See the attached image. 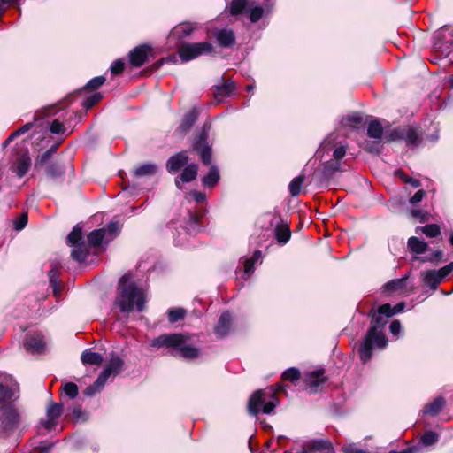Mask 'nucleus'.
<instances>
[{
    "label": "nucleus",
    "mask_w": 453,
    "mask_h": 453,
    "mask_svg": "<svg viewBox=\"0 0 453 453\" xmlns=\"http://www.w3.org/2000/svg\"><path fill=\"white\" fill-rule=\"evenodd\" d=\"M371 326L358 349L363 364L371 359L374 348L384 349L388 344V340L382 331L387 324L388 312H381L380 306L377 311H371Z\"/></svg>",
    "instance_id": "f257e3e1"
},
{
    "label": "nucleus",
    "mask_w": 453,
    "mask_h": 453,
    "mask_svg": "<svg viewBox=\"0 0 453 453\" xmlns=\"http://www.w3.org/2000/svg\"><path fill=\"white\" fill-rule=\"evenodd\" d=\"M105 238V229H95L85 242L82 227L77 224L66 237V244L72 248L71 257L79 263L84 262L89 254L90 247H99Z\"/></svg>",
    "instance_id": "f03ea898"
},
{
    "label": "nucleus",
    "mask_w": 453,
    "mask_h": 453,
    "mask_svg": "<svg viewBox=\"0 0 453 453\" xmlns=\"http://www.w3.org/2000/svg\"><path fill=\"white\" fill-rule=\"evenodd\" d=\"M114 305L122 313H129L134 309L142 311L145 305L144 293L127 275H124L118 283Z\"/></svg>",
    "instance_id": "7ed1b4c3"
},
{
    "label": "nucleus",
    "mask_w": 453,
    "mask_h": 453,
    "mask_svg": "<svg viewBox=\"0 0 453 453\" xmlns=\"http://www.w3.org/2000/svg\"><path fill=\"white\" fill-rule=\"evenodd\" d=\"M150 345L156 348H167L173 350L170 351L171 355L176 356L178 354L187 360L197 358L200 354V349L196 348L192 341L191 336L188 334H164L158 337L154 338Z\"/></svg>",
    "instance_id": "20e7f679"
},
{
    "label": "nucleus",
    "mask_w": 453,
    "mask_h": 453,
    "mask_svg": "<svg viewBox=\"0 0 453 453\" xmlns=\"http://www.w3.org/2000/svg\"><path fill=\"white\" fill-rule=\"evenodd\" d=\"M278 404L275 392L272 388L259 389L252 394L248 402V411L252 416L258 413L270 414Z\"/></svg>",
    "instance_id": "39448f33"
},
{
    "label": "nucleus",
    "mask_w": 453,
    "mask_h": 453,
    "mask_svg": "<svg viewBox=\"0 0 453 453\" xmlns=\"http://www.w3.org/2000/svg\"><path fill=\"white\" fill-rule=\"evenodd\" d=\"M210 129V124H203L192 142V150L199 154L201 161L205 165L211 163V147L208 142Z\"/></svg>",
    "instance_id": "423d86ee"
},
{
    "label": "nucleus",
    "mask_w": 453,
    "mask_h": 453,
    "mask_svg": "<svg viewBox=\"0 0 453 453\" xmlns=\"http://www.w3.org/2000/svg\"><path fill=\"white\" fill-rule=\"evenodd\" d=\"M212 50V44L207 42L184 43L179 48L178 54L182 62H188L199 56L210 54Z\"/></svg>",
    "instance_id": "0eeeda50"
},
{
    "label": "nucleus",
    "mask_w": 453,
    "mask_h": 453,
    "mask_svg": "<svg viewBox=\"0 0 453 453\" xmlns=\"http://www.w3.org/2000/svg\"><path fill=\"white\" fill-rule=\"evenodd\" d=\"M19 391V384L12 377L0 372V403H4L16 397Z\"/></svg>",
    "instance_id": "6e6552de"
},
{
    "label": "nucleus",
    "mask_w": 453,
    "mask_h": 453,
    "mask_svg": "<svg viewBox=\"0 0 453 453\" xmlns=\"http://www.w3.org/2000/svg\"><path fill=\"white\" fill-rule=\"evenodd\" d=\"M270 225L275 226L274 234L277 242L281 245L286 244L290 239L291 231L288 225L283 222L279 213L273 212L272 214Z\"/></svg>",
    "instance_id": "1a4fd4ad"
},
{
    "label": "nucleus",
    "mask_w": 453,
    "mask_h": 453,
    "mask_svg": "<svg viewBox=\"0 0 453 453\" xmlns=\"http://www.w3.org/2000/svg\"><path fill=\"white\" fill-rule=\"evenodd\" d=\"M24 348L27 351L33 354L44 353L46 349V342L44 336L41 333H34L27 334L24 341Z\"/></svg>",
    "instance_id": "9d476101"
},
{
    "label": "nucleus",
    "mask_w": 453,
    "mask_h": 453,
    "mask_svg": "<svg viewBox=\"0 0 453 453\" xmlns=\"http://www.w3.org/2000/svg\"><path fill=\"white\" fill-rule=\"evenodd\" d=\"M124 366V360L115 352H111L110 359L105 368L99 374V380H107L111 375L119 374Z\"/></svg>",
    "instance_id": "9b49d317"
},
{
    "label": "nucleus",
    "mask_w": 453,
    "mask_h": 453,
    "mask_svg": "<svg viewBox=\"0 0 453 453\" xmlns=\"http://www.w3.org/2000/svg\"><path fill=\"white\" fill-rule=\"evenodd\" d=\"M62 411V403L50 402L46 409L47 419L41 420L42 426L49 431L54 429L58 424L57 419L60 417Z\"/></svg>",
    "instance_id": "f8f14e48"
},
{
    "label": "nucleus",
    "mask_w": 453,
    "mask_h": 453,
    "mask_svg": "<svg viewBox=\"0 0 453 453\" xmlns=\"http://www.w3.org/2000/svg\"><path fill=\"white\" fill-rule=\"evenodd\" d=\"M31 165V158L27 149L18 156L11 165V170L17 177L22 178L28 171Z\"/></svg>",
    "instance_id": "ddd939ff"
},
{
    "label": "nucleus",
    "mask_w": 453,
    "mask_h": 453,
    "mask_svg": "<svg viewBox=\"0 0 453 453\" xmlns=\"http://www.w3.org/2000/svg\"><path fill=\"white\" fill-rule=\"evenodd\" d=\"M151 48L146 44L140 45L132 50L129 53V61L132 66L141 67L148 61Z\"/></svg>",
    "instance_id": "4468645a"
},
{
    "label": "nucleus",
    "mask_w": 453,
    "mask_h": 453,
    "mask_svg": "<svg viewBox=\"0 0 453 453\" xmlns=\"http://www.w3.org/2000/svg\"><path fill=\"white\" fill-rule=\"evenodd\" d=\"M188 155L187 151L181 150L172 155L166 161L165 167L168 173H173L188 165Z\"/></svg>",
    "instance_id": "2eb2a0df"
},
{
    "label": "nucleus",
    "mask_w": 453,
    "mask_h": 453,
    "mask_svg": "<svg viewBox=\"0 0 453 453\" xmlns=\"http://www.w3.org/2000/svg\"><path fill=\"white\" fill-rule=\"evenodd\" d=\"M19 423V414L17 410L13 408H8L3 413L1 418V426L3 429L6 432H12L17 428Z\"/></svg>",
    "instance_id": "dca6fc26"
},
{
    "label": "nucleus",
    "mask_w": 453,
    "mask_h": 453,
    "mask_svg": "<svg viewBox=\"0 0 453 453\" xmlns=\"http://www.w3.org/2000/svg\"><path fill=\"white\" fill-rule=\"evenodd\" d=\"M236 90L235 83L231 81H221V83L214 87V96L218 102L222 101L225 97L234 94Z\"/></svg>",
    "instance_id": "f3484780"
},
{
    "label": "nucleus",
    "mask_w": 453,
    "mask_h": 453,
    "mask_svg": "<svg viewBox=\"0 0 453 453\" xmlns=\"http://www.w3.org/2000/svg\"><path fill=\"white\" fill-rule=\"evenodd\" d=\"M196 29V26L192 23L185 22L175 26L170 32L169 36L175 38L178 41L183 40L188 37L194 30Z\"/></svg>",
    "instance_id": "a211bd4d"
},
{
    "label": "nucleus",
    "mask_w": 453,
    "mask_h": 453,
    "mask_svg": "<svg viewBox=\"0 0 453 453\" xmlns=\"http://www.w3.org/2000/svg\"><path fill=\"white\" fill-rule=\"evenodd\" d=\"M198 117V112L196 109H192L188 113H186L182 119L180 125L176 129V132L180 135H185L193 125L196 123Z\"/></svg>",
    "instance_id": "6ab92c4d"
},
{
    "label": "nucleus",
    "mask_w": 453,
    "mask_h": 453,
    "mask_svg": "<svg viewBox=\"0 0 453 453\" xmlns=\"http://www.w3.org/2000/svg\"><path fill=\"white\" fill-rule=\"evenodd\" d=\"M214 36L219 46L224 48L231 47L235 42V35L231 29H219L215 32Z\"/></svg>",
    "instance_id": "aec40b11"
},
{
    "label": "nucleus",
    "mask_w": 453,
    "mask_h": 453,
    "mask_svg": "<svg viewBox=\"0 0 453 453\" xmlns=\"http://www.w3.org/2000/svg\"><path fill=\"white\" fill-rule=\"evenodd\" d=\"M306 446L312 449V453H333L334 447L330 441L324 439H315L306 442Z\"/></svg>",
    "instance_id": "412c9836"
},
{
    "label": "nucleus",
    "mask_w": 453,
    "mask_h": 453,
    "mask_svg": "<svg viewBox=\"0 0 453 453\" xmlns=\"http://www.w3.org/2000/svg\"><path fill=\"white\" fill-rule=\"evenodd\" d=\"M231 322H232V317H231V314L229 313V311L223 312L220 315V317L218 320V323L215 326V329H214L215 333L219 337L226 336L230 328Z\"/></svg>",
    "instance_id": "4be33fe9"
},
{
    "label": "nucleus",
    "mask_w": 453,
    "mask_h": 453,
    "mask_svg": "<svg viewBox=\"0 0 453 453\" xmlns=\"http://www.w3.org/2000/svg\"><path fill=\"white\" fill-rule=\"evenodd\" d=\"M402 141H404L407 146L417 147L421 143L422 139L418 135L416 129L410 127H403Z\"/></svg>",
    "instance_id": "5701e85b"
},
{
    "label": "nucleus",
    "mask_w": 453,
    "mask_h": 453,
    "mask_svg": "<svg viewBox=\"0 0 453 453\" xmlns=\"http://www.w3.org/2000/svg\"><path fill=\"white\" fill-rule=\"evenodd\" d=\"M445 399L442 396L436 397L434 401L427 403L424 409L423 413L431 416L438 415L445 406Z\"/></svg>",
    "instance_id": "b1692460"
},
{
    "label": "nucleus",
    "mask_w": 453,
    "mask_h": 453,
    "mask_svg": "<svg viewBox=\"0 0 453 453\" xmlns=\"http://www.w3.org/2000/svg\"><path fill=\"white\" fill-rule=\"evenodd\" d=\"M340 169V163L334 160L327 161L324 164L322 171H321V176L320 180L326 181L331 179L334 174L338 172Z\"/></svg>",
    "instance_id": "393cba45"
},
{
    "label": "nucleus",
    "mask_w": 453,
    "mask_h": 453,
    "mask_svg": "<svg viewBox=\"0 0 453 453\" xmlns=\"http://www.w3.org/2000/svg\"><path fill=\"white\" fill-rule=\"evenodd\" d=\"M422 281L424 285L429 287L432 290H436L438 285L441 282L435 270H427L422 273Z\"/></svg>",
    "instance_id": "a878e982"
},
{
    "label": "nucleus",
    "mask_w": 453,
    "mask_h": 453,
    "mask_svg": "<svg viewBox=\"0 0 453 453\" xmlns=\"http://www.w3.org/2000/svg\"><path fill=\"white\" fill-rule=\"evenodd\" d=\"M81 360L84 365H99L102 364L104 357L101 354L93 352L90 349H87L82 352Z\"/></svg>",
    "instance_id": "bb28decb"
},
{
    "label": "nucleus",
    "mask_w": 453,
    "mask_h": 453,
    "mask_svg": "<svg viewBox=\"0 0 453 453\" xmlns=\"http://www.w3.org/2000/svg\"><path fill=\"white\" fill-rule=\"evenodd\" d=\"M198 166L196 164L192 163L187 165L180 174V179L183 183L193 181L197 177Z\"/></svg>",
    "instance_id": "cd10ccee"
},
{
    "label": "nucleus",
    "mask_w": 453,
    "mask_h": 453,
    "mask_svg": "<svg viewBox=\"0 0 453 453\" xmlns=\"http://www.w3.org/2000/svg\"><path fill=\"white\" fill-rule=\"evenodd\" d=\"M326 380L324 370L322 369L311 372L306 375V382L312 388H318L319 385L323 384Z\"/></svg>",
    "instance_id": "c85d7f7f"
},
{
    "label": "nucleus",
    "mask_w": 453,
    "mask_h": 453,
    "mask_svg": "<svg viewBox=\"0 0 453 453\" xmlns=\"http://www.w3.org/2000/svg\"><path fill=\"white\" fill-rule=\"evenodd\" d=\"M342 124L349 126L352 128H358L365 124V120L364 119V117L360 113L354 112L346 117H343L342 119Z\"/></svg>",
    "instance_id": "c756f323"
},
{
    "label": "nucleus",
    "mask_w": 453,
    "mask_h": 453,
    "mask_svg": "<svg viewBox=\"0 0 453 453\" xmlns=\"http://www.w3.org/2000/svg\"><path fill=\"white\" fill-rule=\"evenodd\" d=\"M219 172L216 165H211L208 173L202 179V182L205 187L212 188L219 180Z\"/></svg>",
    "instance_id": "7c9ffc66"
},
{
    "label": "nucleus",
    "mask_w": 453,
    "mask_h": 453,
    "mask_svg": "<svg viewBox=\"0 0 453 453\" xmlns=\"http://www.w3.org/2000/svg\"><path fill=\"white\" fill-rule=\"evenodd\" d=\"M157 165L154 163H145L141 165L134 171V175L137 177L152 176L157 172Z\"/></svg>",
    "instance_id": "2f4dec72"
},
{
    "label": "nucleus",
    "mask_w": 453,
    "mask_h": 453,
    "mask_svg": "<svg viewBox=\"0 0 453 453\" xmlns=\"http://www.w3.org/2000/svg\"><path fill=\"white\" fill-rule=\"evenodd\" d=\"M407 278H408V276L406 275L401 279H395V280H392L387 282L383 286L384 292L393 293L395 291L403 290L406 285Z\"/></svg>",
    "instance_id": "473e14b6"
},
{
    "label": "nucleus",
    "mask_w": 453,
    "mask_h": 453,
    "mask_svg": "<svg viewBox=\"0 0 453 453\" xmlns=\"http://www.w3.org/2000/svg\"><path fill=\"white\" fill-rule=\"evenodd\" d=\"M383 134V127L378 119L372 120L367 127V135L370 138L380 141Z\"/></svg>",
    "instance_id": "72a5a7b5"
},
{
    "label": "nucleus",
    "mask_w": 453,
    "mask_h": 453,
    "mask_svg": "<svg viewBox=\"0 0 453 453\" xmlns=\"http://www.w3.org/2000/svg\"><path fill=\"white\" fill-rule=\"evenodd\" d=\"M408 247L412 252L422 254L427 250L428 243L419 240L418 237L412 236L408 240Z\"/></svg>",
    "instance_id": "f704fd0d"
},
{
    "label": "nucleus",
    "mask_w": 453,
    "mask_h": 453,
    "mask_svg": "<svg viewBox=\"0 0 453 453\" xmlns=\"http://www.w3.org/2000/svg\"><path fill=\"white\" fill-rule=\"evenodd\" d=\"M304 175L300 174L290 181L288 185V190L292 196H296L301 193L302 186L304 182Z\"/></svg>",
    "instance_id": "c9c22d12"
},
{
    "label": "nucleus",
    "mask_w": 453,
    "mask_h": 453,
    "mask_svg": "<svg viewBox=\"0 0 453 453\" xmlns=\"http://www.w3.org/2000/svg\"><path fill=\"white\" fill-rule=\"evenodd\" d=\"M421 231L426 236L434 238L441 234V228L437 224H428L417 228V232Z\"/></svg>",
    "instance_id": "e433bc0d"
},
{
    "label": "nucleus",
    "mask_w": 453,
    "mask_h": 453,
    "mask_svg": "<svg viewBox=\"0 0 453 453\" xmlns=\"http://www.w3.org/2000/svg\"><path fill=\"white\" fill-rule=\"evenodd\" d=\"M439 441V434L432 430L426 431L420 437V442L423 446L434 445Z\"/></svg>",
    "instance_id": "4c0bfd02"
},
{
    "label": "nucleus",
    "mask_w": 453,
    "mask_h": 453,
    "mask_svg": "<svg viewBox=\"0 0 453 453\" xmlns=\"http://www.w3.org/2000/svg\"><path fill=\"white\" fill-rule=\"evenodd\" d=\"M45 171L47 175L50 178L61 177L65 172L63 166L58 162L50 163L48 165Z\"/></svg>",
    "instance_id": "58836bf2"
},
{
    "label": "nucleus",
    "mask_w": 453,
    "mask_h": 453,
    "mask_svg": "<svg viewBox=\"0 0 453 453\" xmlns=\"http://www.w3.org/2000/svg\"><path fill=\"white\" fill-rule=\"evenodd\" d=\"M105 383H106V380H100L99 376H98L93 384H91L86 388V389L84 391V395L86 396L95 395L96 393H98L102 390V388H104Z\"/></svg>",
    "instance_id": "ea45409f"
},
{
    "label": "nucleus",
    "mask_w": 453,
    "mask_h": 453,
    "mask_svg": "<svg viewBox=\"0 0 453 453\" xmlns=\"http://www.w3.org/2000/svg\"><path fill=\"white\" fill-rule=\"evenodd\" d=\"M186 310L183 308H173L167 311L168 320L171 323H176L184 319L186 316Z\"/></svg>",
    "instance_id": "a19ab883"
},
{
    "label": "nucleus",
    "mask_w": 453,
    "mask_h": 453,
    "mask_svg": "<svg viewBox=\"0 0 453 453\" xmlns=\"http://www.w3.org/2000/svg\"><path fill=\"white\" fill-rule=\"evenodd\" d=\"M247 6V0H232L229 4V12L232 15H238L242 13Z\"/></svg>",
    "instance_id": "79ce46f5"
},
{
    "label": "nucleus",
    "mask_w": 453,
    "mask_h": 453,
    "mask_svg": "<svg viewBox=\"0 0 453 453\" xmlns=\"http://www.w3.org/2000/svg\"><path fill=\"white\" fill-rule=\"evenodd\" d=\"M404 303H399L394 307H391L389 303H385L380 305V311L381 312H388V317H392L396 313L402 312L404 310Z\"/></svg>",
    "instance_id": "37998d69"
},
{
    "label": "nucleus",
    "mask_w": 453,
    "mask_h": 453,
    "mask_svg": "<svg viewBox=\"0 0 453 453\" xmlns=\"http://www.w3.org/2000/svg\"><path fill=\"white\" fill-rule=\"evenodd\" d=\"M442 257H443V251L441 250H437L426 257H413V260H418L422 263L431 262V263L437 264L438 262H440L442 259Z\"/></svg>",
    "instance_id": "c03bdc74"
},
{
    "label": "nucleus",
    "mask_w": 453,
    "mask_h": 453,
    "mask_svg": "<svg viewBox=\"0 0 453 453\" xmlns=\"http://www.w3.org/2000/svg\"><path fill=\"white\" fill-rule=\"evenodd\" d=\"M58 271L59 270H56L55 268H50L48 273L50 284L52 287L54 294L56 296H58L59 293V289H58V283H59L58 274H59V273H58Z\"/></svg>",
    "instance_id": "a18cd8bd"
},
{
    "label": "nucleus",
    "mask_w": 453,
    "mask_h": 453,
    "mask_svg": "<svg viewBox=\"0 0 453 453\" xmlns=\"http://www.w3.org/2000/svg\"><path fill=\"white\" fill-rule=\"evenodd\" d=\"M62 390L70 398L74 399L78 396L79 388L78 386L73 382H66L63 385Z\"/></svg>",
    "instance_id": "49530a36"
},
{
    "label": "nucleus",
    "mask_w": 453,
    "mask_h": 453,
    "mask_svg": "<svg viewBox=\"0 0 453 453\" xmlns=\"http://www.w3.org/2000/svg\"><path fill=\"white\" fill-rule=\"evenodd\" d=\"M300 376H301V373H300L299 370L297 368L291 367V368L287 369L282 373L281 377L284 380L295 382L300 379Z\"/></svg>",
    "instance_id": "de8ad7c7"
},
{
    "label": "nucleus",
    "mask_w": 453,
    "mask_h": 453,
    "mask_svg": "<svg viewBox=\"0 0 453 453\" xmlns=\"http://www.w3.org/2000/svg\"><path fill=\"white\" fill-rule=\"evenodd\" d=\"M265 13L263 7L257 5L250 9V20L252 23L257 22Z\"/></svg>",
    "instance_id": "09e8293b"
},
{
    "label": "nucleus",
    "mask_w": 453,
    "mask_h": 453,
    "mask_svg": "<svg viewBox=\"0 0 453 453\" xmlns=\"http://www.w3.org/2000/svg\"><path fill=\"white\" fill-rule=\"evenodd\" d=\"M27 213L24 212L19 215L14 220H13V226L14 229L17 231L22 230L27 224Z\"/></svg>",
    "instance_id": "8fccbe9b"
},
{
    "label": "nucleus",
    "mask_w": 453,
    "mask_h": 453,
    "mask_svg": "<svg viewBox=\"0 0 453 453\" xmlns=\"http://www.w3.org/2000/svg\"><path fill=\"white\" fill-rule=\"evenodd\" d=\"M365 150L368 152L380 154L382 149V145L380 141L375 140L374 142H365Z\"/></svg>",
    "instance_id": "3c124183"
},
{
    "label": "nucleus",
    "mask_w": 453,
    "mask_h": 453,
    "mask_svg": "<svg viewBox=\"0 0 453 453\" xmlns=\"http://www.w3.org/2000/svg\"><path fill=\"white\" fill-rule=\"evenodd\" d=\"M105 82V78L104 76H97L91 79L85 86V88L88 90H96L100 88Z\"/></svg>",
    "instance_id": "603ef678"
},
{
    "label": "nucleus",
    "mask_w": 453,
    "mask_h": 453,
    "mask_svg": "<svg viewBox=\"0 0 453 453\" xmlns=\"http://www.w3.org/2000/svg\"><path fill=\"white\" fill-rule=\"evenodd\" d=\"M402 138H403V127L395 128L386 135L387 142L402 141Z\"/></svg>",
    "instance_id": "864d4df0"
},
{
    "label": "nucleus",
    "mask_w": 453,
    "mask_h": 453,
    "mask_svg": "<svg viewBox=\"0 0 453 453\" xmlns=\"http://www.w3.org/2000/svg\"><path fill=\"white\" fill-rule=\"evenodd\" d=\"M102 95L100 93H95L91 96L86 98L82 104V106L88 110L90 109L96 103L101 100Z\"/></svg>",
    "instance_id": "5fc2aeb1"
},
{
    "label": "nucleus",
    "mask_w": 453,
    "mask_h": 453,
    "mask_svg": "<svg viewBox=\"0 0 453 453\" xmlns=\"http://www.w3.org/2000/svg\"><path fill=\"white\" fill-rule=\"evenodd\" d=\"M51 157L50 152L44 151L35 158V166L36 168L42 167L50 160Z\"/></svg>",
    "instance_id": "6e6d98bb"
},
{
    "label": "nucleus",
    "mask_w": 453,
    "mask_h": 453,
    "mask_svg": "<svg viewBox=\"0 0 453 453\" xmlns=\"http://www.w3.org/2000/svg\"><path fill=\"white\" fill-rule=\"evenodd\" d=\"M72 414L75 421H85L87 419L85 411L79 405L73 408Z\"/></svg>",
    "instance_id": "4d7b16f0"
},
{
    "label": "nucleus",
    "mask_w": 453,
    "mask_h": 453,
    "mask_svg": "<svg viewBox=\"0 0 453 453\" xmlns=\"http://www.w3.org/2000/svg\"><path fill=\"white\" fill-rule=\"evenodd\" d=\"M33 126H34L33 122L26 123L25 125L20 127L19 129H17L16 131H14L13 133L11 134V139H15L16 137L28 132L33 127Z\"/></svg>",
    "instance_id": "13d9d810"
},
{
    "label": "nucleus",
    "mask_w": 453,
    "mask_h": 453,
    "mask_svg": "<svg viewBox=\"0 0 453 453\" xmlns=\"http://www.w3.org/2000/svg\"><path fill=\"white\" fill-rule=\"evenodd\" d=\"M453 271V262L448 264L447 265L440 268L439 270H435L436 273L440 277V280H442L449 275Z\"/></svg>",
    "instance_id": "bf43d9fd"
},
{
    "label": "nucleus",
    "mask_w": 453,
    "mask_h": 453,
    "mask_svg": "<svg viewBox=\"0 0 453 453\" xmlns=\"http://www.w3.org/2000/svg\"><path fill=\"white\" fill-rule=\"evenodd\" d=\"M125 64L123 60L117 59L111 65V72L112 74H120L124 70Z\"/></svg>",
    "instance_id": "052dcab7"
},
{
    "label": "nucleus",
    "mask_w": 453,
    "mask_h": 453,
    "mask_svg": "<svg viewBox=\"0 0 453 453\" xmlns=\"http://www.w3.org/2000/svg\"><path fill=\"white\" fill-rule=\"evenodd\" d=\"M65 130V129L64 125L57 119H55L50 127V131L52 134H64Z\"/></svg>",
    "instance_id": "680f3d73"
},
{
    "label": "nucleus",
    "mask_w": 453,
    "mask_h": 453,
    "mask_svg": "<svg viewBox=\"0 0 453 453\" xmlns=\"http://www.w3.org/2000/svg\"><path fill=\"white\" fill-rule=\"evenodd\" d=\"M105 229V234L108 233L111 235V238H113L117 233L119 232V224L117 222H110Z\"/></svg>",
    "instance_id": "e2e57ef3"
},
{
    "label": "nucleus",
    "mask_w": 453,
    "mask_h": 453,
    "mask_svg": "<svg viewBox=\"0 0 453 453\" xmlns=\"http://www.w3.org/2000/svg\"><path fill=\"white\" fill-rule=\"evenodd\" d=\"M342 451L344 453H371L369 451H365L364 449H357L355 446V444H353V443L344 445L342 447Z\"/></svg>",
    "instance_id": "0e129e2a"
},
{
    "label": "nucleus",
    "mask_w": 453,
    "mask_h": 453,
    "mask_svg": "<svg viewBox=\"0 0 453 453\" xmlns=\"http://www.w3.org/2000/svg\"><path fill=\"white\" fill-rule=\"evenodd\" d=\"M347 147L345 146H340L336 148L334 151V161H337L340 163V160L343 158V157L346 155Z\"/></svg>",
    "instance_id": "69168bd1"
},
{
    "label": "nucleus",
    "mask_w": 453,
    "mask_h": 453,
    "mask_svg": "<svg viewBox=\"0 0 453 453\" xmlns=\"http://www.w3.org/2000/svg\"><path fill=\"white\" fill-rule=\"evenodd\" d=\"M189 196L198 203L204 202L206 199L205 194L201 191L192 190Z\"/></svg>",
    "instance_id": "338daca9"
},
{
    "label": "nucleus",
    "mask_w": 453,
    "mask_h": 453,
    "mask_svg": "<svg viewBox=\"0 0 453 453\" xmlns=\"http://www.w3.org/2000/svg\"><path fill=\"white\" fill-rule=\"evenodd\" d=\"M402 329V325L399 320L395 319L390 323L389 330L392 334L397 335Z\"/></svg>",
    "instance_id": "774afa93"
}]
</instances>
